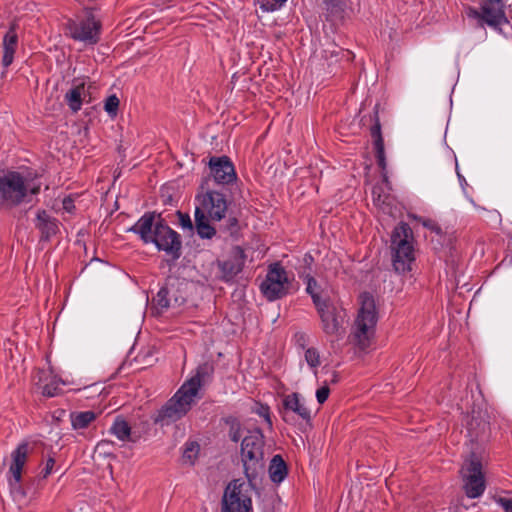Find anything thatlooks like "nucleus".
Masks as SVG:
<instances>
[{
    "label": "nucleus",
    "instance_id": "obj_1",
    "mask_svg": "<svg viewBox=\"0 0 512 512\" xmlns=\"http://www.w3.org/2000/svg\"><path fill=\"white\" fill-rule=\"evenodd\" d=\"M139 235L145 244L153 243L173 259L180 257L181 241L178 233L152 213L144 214L130 229Z\"/></svg>",
    "mask_w": 512,
    "mask_h": 512
},
{
    "label": "nucleus",
    "instance_id": "obj_2",
    "mask_svg": "<svg viewBox=\"0 0 512 512\" xmlns=\"http://www.w3.org/2000/svg\"><path fill=\"white\" fill-rule=\"evenodd\" d=\"M40 184L29 176L17 171H9L0 177V208L13 209L29 203L38 194Z\"/></svg>",
    "mask_w": 512,
    "mask_h": 512
},
{
    "label": "nucleus",
    "instance_id": "obj_3",
    "mask_svg": "<svg viewBox=\"0 0 512 512\" xmlns=\"http://www.w3.org/2000/svg\"><path fill=\"white\" fill-rule=\"evenodd\" d=\"M202 385V378L198 370L196 375L185 381L174 396L161 408L156 422L168 425L185 416L191 409Z\"/></svg>",
    "mask_w": 512,
    "mask_h": 512
},
{
    "label": "nucleus",
    "instance_id": "obj_4",
    "mask_svg": "<svg viewBox=\"0 0 512 512\" xmlns=\"http://www.w3.org/2000/svg\"><path fill=\"white\" fill-rule=\"evenodd\" d=\"M359 305L350 341L359 349L364 350L370 345L371 339L374 336L378 321V311L374 297L367 292L360 295Z\"/></svg>",
    "mask_w": 512,
    "mask_h": 512
},
{
    "label": "nucleus",
    "instance_id": "obj_5",
    "mask_svg": "<svg viewBox=\"0 0 512 512\" xmlns=\"http://www.w3.org/2000/svg\"><path fill=\"white\" fill-rule=\"evenodd\" d=\"M392 265L398 273H408L415 261L412 230L407 223L396 226L391 235Z\"/></svg>",
    "mask_w": 512,
    "mask_h": 512
},
{
    "label": "nucleus",
    "instance_id": "obj_6",
    "mask_svg": "<svg viewBox=\"0 0 512 512\" xmlns=\"http://www.w3.org/2000/svg\"><path fill=\"white\" fill-rule=\"evenodd\" d=\"M264 436L259 429L249 431L241 443V458L244 472L251 482L264 468Z\"/></svg>",
    "mask_w": 512,
    "mask_h": 512
},
{
    "label": "nucleus",
    "instance_id": "obj_7",
    "mask_svg": "<svg viewBox=\"0 0 512 512\" xmlns=\"http://www.w3.org/2000/svg\"><path fill=\"white\" fill-rule=\"evenodd\" d=\"M468 19L475 21L476 25L483 28L485 25L501 32L503 26L509 21L505 14L504 0H485L479 9L468 7L465 10Z\"/></svg>",
    "mask_w": 512,
    "mask_h": 512
},
{
    "label": "nucleus",
    "instance_id": "obj_8",
    "mask_svg": "<svg viewBox=\"0 0 512 512\" xmlns=\"http://www.w3.org/2000/svg\"><path fill=\"white\" fill-rule=\"evenodd\" d=\"M463 489L469 498H478L485 491V479L482 472V464L474 454L465 460L461 468Z\"/></svg>",
    "mask_w": 512,
    "mask_h": 512
},
{
    "label": "nucleus",
    "instance_id": "obj_9",
    "mask_svg": "<svg viewBox=\"0 0 512 512\" xmlns=\"http://www.w3.org/2000/svg\"><path fill=\"white\" fill-rule=\"evenodd\" d=\"M289 281L286 270L279 264L269 266L266 278L260 285L262 294L269 300L274 301L288 292Z\"/></svg>",
    "mask_w": 512,
    "mask_h": 512
},
{
    "label": "nucleus",
    "instance_id": "obj_10",
    "mask_svg": "<svg viewBox=\"0 0 512 512\" xmlns=\"http://www.w3.org/2000/svg\"><path fill=\"white\" fill-rule=\"evenodd\" d=\"M195 201V213L210 218L211 221H221L226 216L228 205L222 193L207 191L196 196Z\"/></svg>",
    "mask_w": 512,
    "mask_h": 512
},
{
    "label": "nucleus",
    "instance_id": "obj_11",
    "mask_svg": "<svg viewBox=\"0 0 512 512\" xmlns=\"http://www.w3.org/2000/svg\"><path fill=\"white\" fill-rule=\"evenodd\" d=\"M244 482L231 481L225 488L221 512H253L251 498L243 492Z\"/></svg>",
    "mask_w": 512,
    "mask_h": 512
},
{
    "label": "nucleus",
    "instance_id": "obj_12",
    "mask_svg": "<svg viewBox=\"0 0 512 512\" xmlns=\"http://www.w3.org/2000/svg\"><path fill=\"white\" fill-rule=\"evenodd\" d=\"M321 319L322 330L327 336L340 339L344 335L345 313L330 303L317 308Z\"/></svg>",
    "mask_w": 512,
    "mask_h": 512
},
{
    "label": "nucleus",
    "instance_id": "obj_13",
    "mask_svg": "<svg viewBox=\"0 0 512 512\" xmlns=\"http://www.w3.org/2000/svg\"><path fill=\"white\" fill-rule=\"evenodd\" d=\"M68 30L73 39L95 44L99 39L100 24L92 15H89L80 20L70 21Z\"/></svg>",
    "mask_w": 512,
    "mask_h": 512
},
{
    "label": "nucleus",
    "instance_id": "obj_14",
    "mask_svg": "<svg viewBox=\"0 0 512 512\" xmlns=\"http://www.w3.org/2000/svg\"><path fill=\"white\" fill-rule=\"evenodd\" d=\"M32 447L28 442H21L11 452V463L9 466V485L12 490H17L22 479L23 467L26 464Z\"/></svg>",
    "mask_w": 512,
    "mask_h": 512
},
{
    "label": "nucleus",
    "instance_id": "obj_15",
    "mask_svg": "<svg viewBox=\"0 0 512 512\" xmlns=\"http://www.w3.org/2000/svg\"><path fill=\"white\" fill-rule=\"evenodd\" d=\"M211 174L218 184H229L236 178L234 166L228 157L211 158Z\"/></svg>",
    "mask_w": 512,
    "mask_h": 512
},
{
    "label": "nucleus",
    "instance_id": "obj_16",
    "mask_svg": "<svg viewBox=\"0 0 512 512\" xmlns=\"http://www.w3.org/2000/svg\"><path fill=\"white\" fill-rule=\"evenodd\" d=\"M245 263V254L244 251L240 247H236L233 250L232 256L221 262L219 267L226 278H233L237 274H239Z\"/></svg>",
    "mask_w": 512,
    "mask_h": 512
},
{
    "label": "nucleus",
    "instance_id": "obj_17",
    "mask_svg": "<svg viewBox=\"0 0 512 512\" xmlns=\"http://www.w3.org/2000/svg\"><path fill=\"white\" fill-rule=\"evenodd\" d=\"M85 96V82L78 79L74 80L73 87L65 94V100L72 112L76 113L81 109Z\"/></svg>",
    "mask_w": 512,
    "mask_h": 512
},
{
    "label": "nucleus",
    "instance_id": "obj_18",
    "mask_svg": "<svg viewBox=\"0 0 512 512\" xmlns=\"http://www.w3.org/2000/svg\"><path fill=\"white\" fill-rule=\"evenodd\" d=\"M18 36L13 27H11L3 38V58L2 64L8 67L14 60V54L17 48Z\"/></svg>",
    "mask_w": 512,
    "mask_h": 512
},
{
    "label": "nucleus",
    "instance_id": "obj_19",
    "mask_svg": "<svg viewBox=\"0 0 512 512\" xmlns=\"http://www.w3.org/2000/svg\"><path fill=\"white\" fill-rule=\"evenodd\" d=\"M35 225L46 239L55 235L58 231L57 220L52 218L45 210L37 212Z\"/></svg>",
    "mask_w": 512,
    "mask_h": 512
},
{
    "label": "nucleus",
    "instance_id": "obj_20",
    "mask_svg": "<svg viewBox=\"0 0 512 512\" xmlns=\"http://www.w3.org/2000/svg\"><path fill=\"white\" fill-rule=\"evenodd\" d=\"M325 11L327 20L336 23L344 18L345 2L344 0H325Z\"/></svg>",
    "mask_w": 512,
    "mask_h": 512
},
{
    "label": "nucleus",
    "instance_id": "obj_21",
    "mask_svg": "<svg viewBox=\"0 0 512 512\" xmlns=\"http://www.w3.org/2000/svg\"><path fill=\"white\" fill-rule=\"evenodd\" d=\"M270 479L274 483H281L287 476V466L280 455H275L269 466Z\"/></svg>",
    "mask_w": 512,
    "mask_h": 512
},
{
    "label": "nucleus",
    "instance_id": "obj_22",
    "mask_svg": "<svg viewBox=\"0 0 512 512\" xmlns=\"http://www.w3.org/2000/svg\"><path fill=\"white\" fill-rule=\"evenodd\" d=\"M284 406L286 409L298 414L302 419H310V411L303 403H301L298 394L293 393L287 395L284 399Z\"/></svg>",
    "mask_w": 512,
    "mask_h": 512
},
{
    "label": "nucleus",
    "instance_id": "obj_23",
    "mask_svg": "<svg viewBox=\"0 0 512 512\" xmlns=\"http://www.w3.org/2000/svg\"><path fill=\"white\" fill-rule=\"evenodd\" d=\"M96 419L93 411H82L71 414V424L73 429H85Z\"/></svg>",
    "mask_w": 512,
    "mask_h": 512
},
{
    "label": "nucleus",
    "instance_id": "obj_24",
    "mask_svg": "<svg viewBox=\"0 0 512 512\" xmlns=\"http://www.w3.org/2000/svg\"><path fill=\"white\" fill-rule=\"evenodd\" d=\"M40 381H46L41 386L42 394L47 397H54L60 393V385L64 384V382L57 378L56 376L52 375H46L44 376V379L41 377Z\"/></svg>",
    "mask_w": 512,
    "mask_h": 512
},
{
    "label": "nucleus",
    "instance_id": "obj_25",
    "mask_svg": "<svg viewBox=\"0 0 512 512\" xmlns=\"http://www.w3.org/2000/svg\"><path fill=\"white\" fill-rule=\"evenodd\" d=\"M209 221H211L210 218L195 213V226L201 238L210 239L216 233V230L209 224Z\"/></svg>",
    "mask_w": 512,
    "mask_h": 512
},
{
    "label": "nucleus",
    "instance_id": "obj_26",
    "mask_svg": "<svg viewBox=\"0 0 512 512\" xmlns=\"http://www.w3.org/2000/svg\"><path fill=\"white\" fill-rule=\"evenodd\" d=\"M199 452H200V446L197 442L190 441V442L185 443L184 449H183V454H182V459H183L184 463L189 464V465H194L195 461L198 458Z\"/></svg>",
    "mask_w": 512,
    "mask_h": 512
},
{
    "label": "nucleus",
    "instance_id": "obj_27",
    "mask_svg": "<svg viewBox=\"0 0 512 512\" xmlns=\"http://www.w3.org/2000/svg\"><path fill=\"white\" fill-rule=\"evenodd\" d=\"M130 426L123 419H117L111 427V432L114 434L119 440L125 441L130 436Z\"/></svg>",
    "mask_w": 512,
    "mask_h": 512
},
{
    "label": "nucleus",
    "instance_id": "obj_28",
    "mask_svg": "<svg viewBox=\"0 0 512 512\" xmlns=\"http://www.w3.org/2000/svg\"><path fill=\"white\" fill-rule=\"evenodd\" d=\"M307 293L311 296L313 303L315 304L316 308L326 304L327 302L322 300L319 295V287L316 282V280L313 277L307 278V286H306Z\"/></svg>",
    "mask_w": 512,
    "mask_h": 512
},
{
    "label": "nucleus",
    "instance_id": "obj_29",
    "mask_svg": "<svg viewBox=\"0 0 512 512\" xmlns=\"http://www.w3.org/2000/svg\"><path fill=\"white\" fill-rule=\"evenodd\" d=\"M304 359L311 369H314L316 375V369L320 365V354L319 351L314 347H309L304 352Z\"/></svg>",
    "mask_w": 512,
    "mask_h": 512
},
{
    "label": "nucleus",
    "instance_id": "obj_30",
    "mask_svg": "<svg viewBox=\"0 0 512 512\" xmlns=\"http://www.w3.org/2000/svg\"><path fill=\"white\" fill-rule=\"evenodd\" d=\"M260 8L265 12L279 10L287 0H257Z\"/></svg>",
    "mask_w": 512,
    "mask_h": 512
},
{
    "label": "nucleus",
    "instance_id": "obj_31",
    "mask_svg": "<svg viewBox=\"0 0 512 512\" xmlns=\"http://www.w3.org/2000/svg\"><path fill=\"white\" fill-rule=\"evenodd\" d=\"M119 99L116 95L109 96L104 105L105 111L112 117H115L118 112Z\"/></svg>",
    "mask_w": 512,
    "mask_h": 512
},
{
    "label": "nucleus",
    "instance_id": "obj_32",
    "mask_svg": "<svg viewBox=\"0 0 512 512\" xmlns=\"http://www.w3.org/2000/svg\"><path fill=\"white\" fill-rule=\"evenodd\" d=\"M376 157L379 167L384 172L386 169V158H385V152H384V141L383 139H379L376 143Z\"/></svg>",
    "mask_w": 512,
    "mask_h": 512
},
{
    "label": "nucleus",
    "instance_id": "obj_33",
    "mask_svg": "<svg viewBox=\"0 0 512 512\" xmlns=\"http://www.w3.org/2000/svg\"><path fill=\"white\" fill-rule=\"evenodd\" d=\"M169 290L166 287L161 288L155 298L157 306L161 309L168 308L170 303L168 299Z\"/></svg>",
    "mask_w": 512,
    "mask_h": 512
},
{
    "label": "nucleus",
    "instance_id": "obj_34",
    "mask_svg": "<svg viewBox=\"0 0 512 512\" xmlns=\"http://www.w3.org/2000/svg\"><path fill=\"white\" fill-rule=\"evenodd\" d=\"M372 195L373 200L377 205H382L387 202V195L382 193V188L379 186L373 187Z\"/></svg>",
    "mask_w": 512,
    "mask_h": 512
},
{
    "label": "nucleus",
    "instance_id": "obj_35",
    "mask_svg": "<svg viewBox=\"0 0 512 512\" xmlns=\"http://www.w3.org/2000/svg\"><path fill=\"white\" fill-rule=\"evenodd\" d=\"M486 427H487V422L485 420H481L480 422H477V421H474V418H472V420L468 423V429L471 433L475 432V435H478V431H476L477 429H479V431H482L484 432L486 430Z\"/></svg>",
    "mask_w": 512,
    "mask_h": 512
},
{
    "label": "nucleus",
    "instance_id": "obj_36",
    "mask_svg": "<svg viewBox=\"0 0 512 512\" xmlns=\"http://www.w3.org/2000/svg\"><path fill=\"white\" fill-rule=\"evenodd\" d=\"M330 389L327 385H323L316 391V399L319 404H323L329 397Z\"/></svg>",
    "mask_w": 512,
    "mask_h": 512
},
{
    "label": "nucleus",
    "instance_id": "obj_37",
    "mask_svg": "<svg viewBox=\"0 0 512 512\" xmlns=\"http://www.w3.org/2000/svg\"><path fill=\"white\" fill-rule=\"evenodd\" d=\"M256 412H257V414L259 416L263 417V419L267 423L268 427L271 428L272 427V421H271V418H270L269 407L265 406V405H260L257 408Z\"/></svg>",
    "mask_w": 512,
    "mask_h": 512
},
{
    "label": "nucleus",
    "instance_id": "obj_38",
    "mask_svg": "<svg viewBox=\"0 0 512 512\" xmlns=\"http://www.w3.org/2000/svg\"><path fill=\"white\" fill-rule=\"evenodd\" d=\"M54 466H55L54 458L49 457L46 460L45 466L41 471L42 477L47 478L52 473Z\"/></svg>",
    "mask_w": 512,
    "mask_h": 512
},
{
    "label": "nucleus",
    "instance_id": "obj_39",
    "mask_svg": "<svg viewBox=\"0 0 512 512\" xmlns=\"http://www.w3.org/2000/svg\"><path fill=\"white\" fill-rule=\"evenodd\" d=\"M496 503L503 508L505 512H512V498L499 497Z\"/></svg>",
    "mask_w": 512,
    "mask_h": 512
},
{
    "label": "nucleus",
    "instance_id": "obj_40",
    "mask_svg": "<svg viewBox=\"0 0 512 512\" xmlns=\"http://www.w3.org/2000/svg\"><path fill=\"white\" fill-rule=\"evenodd\" d=\"M421 223L424 227L430 229L431 231H434L436 234L442 233L440 226L435 221H433L431 219H424V220H422Z\"/></svg>",
    "mask_w": 512,
    "mask_h": 512
},
{
    "label": "nucleus",
    "instance_id": "obj_41",
    "mask_svg": "<svg viewBox=\"0 0 512 512\" xmlns=\"http://www.w3.org/2000/svg\"><path fill=\"white\" fill-rule=\"evenodd\" d=\"M62 205L63 209L68 213H72L75 209L74 200L71 197L64 198Z\"/></svg>",
    "mask_w": 512,
    "mask_h": 512
},
{
    "label": "nucleus",
    "instance_id": "obj_42",
    "mask_svg": "<svg viewBox=\"0 0 512 512\" xmlns=\"http://www.w3.org/2000/svg\"><path fill=\"white\" fill-rule=\"evenodd\" d=\"M371 134L374 138V146L376 147V143L379 139H383L381 136V127L379 122H377L372 128H371Z\"/></svg>",
    "mask_w": 512,
    "mask_h": 512
},
{
    "label": "nucleus",
    "instance_id": "obj_43",
    "mask_svg": "<svg viewBox=\"0 0 512 512\" xmlns=\"http://www.w3.org/2000/svg\"><path fill=\"white\" fill-rule=\"evenodd\" d=\"M339 52H340V50L336 46H332L331 49H325L323 51V53H324L323 56L325 58H328V57H330V58H333V57L337 58L338 55H339Z\"/></svg>",
    "mask_w": 512,
    "mask_h": 512
},
{
    "label": "nucleus",
    "instance_id": "obj_44",
    "mask_svg": "<svg viewBox=\"0 0 512 512\" xmlns=\"http://www.w3.org/2000/svg\"><path fill=\"white\" fill-rule=\"evenodd\" d=\"M181 224L183 227H188L189 229H192V222L188 215L181 216Z\"/></svg>",
    "mask_w": 512,
    "mask_h": 512
},
{
    "label": "nucleus",
    "instance_id": "obj_45",
    "mask_svg": "<svg viewBox=\"0 0 512 512\" xmlns=\"http://www.w3.org/2000/svg\"><path fill=\"white\" fill-rule=\"evenodd\" d=\"M232 440H233V441H235V442H238L239 437H238L236 434H234V435L232 436Z\"/></svg>",
    "mask_w": 512,
    "mask_h": 512
},
{
    "label": "nucleus",
    "instance_id": "obj_46",
    "mask_svg": "<svg viewBox=\"0 0 512 512\" xmlns=\"http://www.w3.org/2000/svg\"><path fill=\"white\" fill-rule=\"evenodd\" d=\"M383 177H384L385 182H388L387 181V175L385 173L383 174Z\"/></svg>",
    "mask_w": 512,
    "mask_h": 512
},
{
    "label": "nucleus",
    "instance_id": "obj_47",
    "mask_svg": "<svg viewBox=\"0 0 512 512\" xmlns=\"http://www.w3.org/2000/svg\"><path fill=\"white\" fill-rule=\"evenodd\" d=\"M335 381H336V375L334 374V375H333L332 382H335Z\"/></svg>",
    "mask_w": 512,
    "mask_h": 512
}]
</instances>
